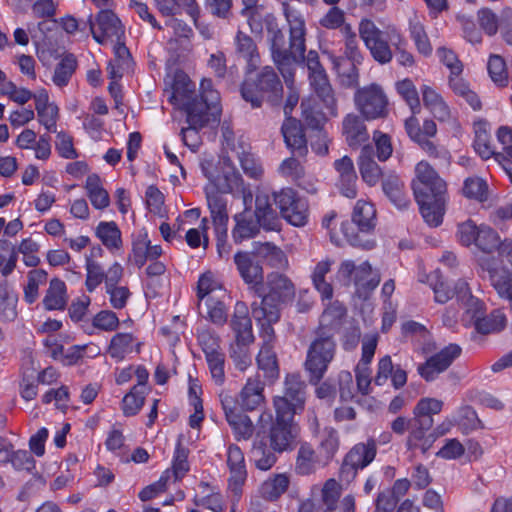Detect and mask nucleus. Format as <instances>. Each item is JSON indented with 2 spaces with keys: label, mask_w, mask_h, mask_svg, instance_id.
<instances>
[{
  "label": "nucleus",
  "mask_w": 512,
  "mask_h": 512,
  "mask_svg": "<svg viewBox=\"0 0 512 512\" xmlns=\"http://www.w3.org/2000/svg\"><path fill=\"white\" fill-rule=\"evenodd\" d=\"M412 189L424 221L431 227L439 226L445 214L447 198L446 182L426 161L415 167Z\"/></svg>",
  "instance_id": "nucleus-1"
},
{
  "label": "nucleus",
  "mask_w": 512,
  "mask_h": 512,
  "mask_svg": "<svg viewBox=\"0 0 512 512\" xmlns=\"http://www.w3.org/2000/svg\"><path fill=\"white\" fill-rule=\"evenodd\" d=\"M305 34H273L271 53L274 63L286 84L288 94L284 105V113L292 112L299 101V91L295 87L296 65L304 61L306 51Z\"/></svg>",
  "instance_id": "nucleus-2"
},
{
  "label": "nucleus",
  "mask_w": 512,
  "mask_h": 512,
  "mask_svg": "<svg viewBox=\"0 0 512 512\" xmlns=\"http://www.w3.org/2000/svg\"><path fill=\"white\" fill-rule=\"evenodd\" d=\"M268 292H256L260 302L251 304L252 317L259 326H266V333L271 334L272 326L280 319V306L291 302L295 297V286L284 274L273 272L267 275Z\"/></svg>",
  "instance_id": "nucleus-3"
},
{
  "label": "nucleus",
  "mask_w": 512,
  "mask_h": 512,
  "mask_svg": "<svg viewBox=\"0 0 512 512\" xmlns=\"http://www.w3.org/2000/svg\"><path fill=\"white\" fill-rule=\"evenodd\" d=\"M171 101L178 105L186 114L190 110H212L221 113L220 94L213 88L210 79H203L200 83L199 96L195 94V84L187 75H177L172 85Z\"/></svg>",
  "instance_id": "nucleus-4"
},
{
  "label": "nucleus",
  "mask_w": 512,
  "mask_h": 512,
  "mask_svg": "<svg viewBox=\"0 0 512 512\" xmlns=\"http://www.w3.org/2000/svg\"><path fill=\"white\" fill-rule=\"evenodd\" d=\"M205 175L211 183V185L205 187V195L214 229L223 230L227 228L229 217L227 200L222 194L231 193L234 189H239L243 184V179L240 173L233 167L222 175Z\"/></svg>",
  "instance_id": "nucleus-5"
},
{
  "label": "nucleus",
  "mask_w": 512,
  "mask_h": 512,
  "mask_svg": "<svg viewBox=\"0 0 512 512\" xmlns=\"http://www.w3.org/2000/svg\"><path fill=\"white\" fill-rule=\"evenodd\" d=\"M443 402L435 398H422L413 409L411 428L406 441L407 449H419L425 454L437 440V435H432L433 415L441 412Z\"/></svg>",
  "instance_id": "nucleus-6"
},
{
  "label": "nucleus",
  "mask_w": 512,
  "mask_h": 512,
  "mask_svg": "<svg viewBox=\"0 0 512 512\" xmlns=\"http://www.w3.org/2000/svg\"><path fill=\"white\" fill-rule=\"evenodd\" d=\"M241 95L253 108L261 107L264 101L278 106L283 100V85L275 70L265 66L254 78L244 80Z\"/></svg>",
  "instance_id": "nucleus-7"
},
{
  "label": "nucleus",
  "mask_w": 512,
  "mask_h": 512,
  "mask_svg": "<svg viewBox=\"0 0 512 512\" xmlns=\"http://www.w3.org/2000/svg\"><path fill=\"white\" fill-rule=\"evenodd\" d=\"M376 225V210L371 202L358 200L350 221L343 222L341 230L346 240L355 247L366 250L374 248L370 237Z\"/></svg>",
  "instance_id": "nucleus-8"
},
{
  "label": "nucleus",
  "mask_w": 512,
  "mask_h": 512,
  "mask_svg": "<svg viewBox=\"0 0 512 512\" xmlns=\"http://www.w3.org/2000/svg\"><path fill=\"white\" fill-rule=\"evenodd\" d=\"M337 344L333 334L323 328L316 331V337L310 343L304 362L308 381L317 385L324 378L330 363L336 354Z\"/></svg>",
  "instance_id": "nucleus-9"
},
{
  "label": "nucleus",
  "mask_w": 512,
  "mask_h": 512,
  "mask_svg": "<svg viewBox=\"0 0 512 512\" xmlns=\"http://www.w3.org/2000/svg\"><path fill=\"white\" fill-rule=\"evenodd\" d=\"M354 105L367 121L386 118L389 114V99L383 87L371 83L356 89Z\"/></svg>",
  "instance_id": "nucleus-10"
},
{
  "label": "nucleus",
  "mask_w": 512,
  "mask_h": 512,
  "mask_svg": "<svg viewBox=\"0 0 512 512\" xmlns=\"http://www.w3.org/2000/svg\"><path fill=\"white\" fill-rule=\"evenodd\" d=\"M304 60H306L308 80L312 91L329 113L332 116H336L337 99L326 70L320 63L318 53L314 50H310L307 57H304Z\"/></svg>",
  "instance_id": "nucleus-11"
},
{
  "label": "nucleus",
  "mask_w": 512,
  "mask_h": 512,
  "mask_svg": "<svg viewBox=\"0 0 512 512\" xmlns=\"http://www.w3.org/2000/svg\"><path fill=\"white\" fill-rule=\"evenodd\" d=\"M273 199L281 216L291 225L305 226L308 222L309 207L304 197L292 188H283L273 193Z\"/></svg>",
  "instance_id": "nucleus-12"
},
{
  "label": "nucleus",
  "mask_w": 512,
  "mask_h": 512,
  "mask_svg": "<svg viewBox=\"0 0 512 512\" xmlns=\"http://www.w3.org/2000/svg\"><path fill=\"white\" fill-rule=\"evenodd\" d=\"M306 384L299 375H287L284 382L283 395L275 396L273 405L275 412L295 416L302 412L306 400Z\"/></svg>",
  "instance_id": "nucleus-13"
},
{
  "label": "nucleus",
  "mask_w": 512,
  "mask_h": 512,
  "mask_svg": "<svg viewBox=\"0 0 512 512\" xmlns=\"http://www.w3.org/2000/svg\"><path fill=\"white\" fill-rule=\"evenodd\" d=\"M299 427L294 417L275 412V419L269 429V444L273 451L282 453L294 448L298 437Z\"/></svg>",
  "instance_id": "nucleus-14"
},
{
  "label": "nucleus",
  "mask_w": 512,
  "mask_h": 512,
  "mask_svg": "<svg viewBox=\"0 0 512 512\" xmlns=\"http://www.w3.org/2000/svg\"><path fill=\"white\" fill-rule=\"evenodd\" d=\"M336 277L345 286L354 284L358 290L364 291L375 289L380 282L379 275L373 273L368 261L356 266L352 260H344L338 268Z\"/></svg>",
  "instance_id": "nucleus-15"
},
{
  "label": "nucleus",
  "mask_w": 512,
  "mask_h": 512,
  "mask_svg": "<svg viewBox=\"0 0 512 512\" xmlns=\"http://www.w3.org/2000/svg\"><path fill=\"white\" fill-rule=\"evenodd\" d=\"M33 13L43 18L38 23V32H76L78 22L72 16H65L60 21L53 18L55 6L52 0H37L33 7Z\"/></svg>",
  "instance_id": "nucleus-16"
},
{
  "label": "nucleus",
  "mask_w": 512,
  "mask_h": 512,
  "mask_svg": "<svg viewBox=\"0 0 512 512\" xmlns=\"http://www.w3.org/2000/svg\"><path fill=\"white\" fill-rule=\"evenodd\" d=\"M461 353L462 348L458 344L451 343L430 356L424 363L419 364L417 372L425 381L432 382L439 374L446 371Z\"/></svg>",
  "instance_id": "nucleus-17"
},
{
  "label": "nucleus",
  "mask_w": 512,
  "mask_h": 512,
  "mask_svg": "<svg viewBox=\"0 0 512 512\" xmlns=\"http://www.w3.org/2000/svg\"><path fill=\"white\" fill-rule=\"evenodd\" d=\"M260 0H241V16L247 19L251 32H281L276 18L267 13Z\"/></svg>",
  "instance_id": "nucleus-18"
},
{
  "label": "nucleus",
  "mask_w": 512,
  "mask_h": 512,
  "mask_svg": "<svg viewBox=\"0 0 512 512\" xmlns=\"http://www.w3.org/2000/svg\"><path fill=\"white\" fill-rule=\"evenodd\" d=\"M226 456V464L229 470L228 490L234 497L239 498L242 495L243 486L248 475L245 456L241 448L236 444H230L227 447Z\"/></svg>",
  "instance_id": "nucleus-19"
},
{
  "label": "nucleus",
  "mask_w": 512,
  "mask_h": 512,
  "mask_svg": "<svg viewBox=\"0 0 512 512\" xmlns=\"http://www.w3.org/2000/svg\"><path fill=\"white\" fill-rule=\"evenodd\" d=\"M190 111V113L186 114L188 127L181 129L180 136L185 146L189 147L192 151H196L200 145L199 130L205 127L211 120H218L221 113H214L212 110H202V108L200 111Z\"/></svg>",
  "instance_id": "nucleus-20"
},
{
  "label": "nucleus",
  "mask_w": 512,
  "mask_h": 512,
  "mask_svg": "<svg viewBox=\"0 0 512 512\" xmlns=\"http://www.w3.org/2000/svg\"><path fill=\"white\" fill-rule=\"evenodd\" d=\"M234 263L246 284L251 285L255 292L263 290V268L256 255L246 251H238L234 255Z\"/></svg>",
  "instance_id": "nucleus-21"
},
{
  "label": "nucleus",
  "mask_w": 512,
  "mask_h": 512,
  "mask_svg": "<svg viewBox=\"0 0 512 512\" xmlns=\"http://www.w3.org/2000/svg\"><path fill=\"white\" fill-rule=\"evenodd\" d=\"M266 330V326H260V337L263 339V345L257 356V364L259 370L263 372L264 378L273 381L279 377L277 356L273 350L275 331L272 327L271 334H267Z\"/></svg>",
  "instance_id": "nucleus-22"
},
{
  "label": "nucleus",
  "mask_w": 512,
  "mask_h": 512,
  "mask_svg": "<svg viewBox=\"0 0 512 512\" xmlns=\"http://www.w3.org/2000/svg\"><path fill=\"white\" fill-rule=\"evenodd\" d=\"M281 132L288 149L297 156L303 157L307 154V139L300 121L287 117L282 124Z\"/></svg>",
  "instance_id": "nucleus-23"
},
{
  "label": "nucleus",
  "mask_w": 512,
  "mask_h": 512,
  "mask_svg": "<svg viewBox=\"0 0 512 512\" xmlns=\"http://www.w3.org/2000/svg\"><path fill=\"white\" fill-rule=\"evenodd\" d=\"M156 7L164 16H172L184 9L191 17L194 26L199 32L205 31V26L200 22V7L196 0H155Z\"/></svg>",
  "instance_id": "nucleus-24"
},
{
  "label": "nucleus",
  "mask_w": 512,
  "mask_h": 512,
  "mask_svg": "<svg viewBox=\"0 0 512 512\" xmlns=\"http://www.w3.org/2000/svg\"><path fill=\"white\" fill-rule=\"evenodd\" d=\"M230 327L234 333V342H238L241 345L253 343L252 322L244 303H236L234 314L230 320Z\"/></svg>",
  "instance_id": "nucleus-25"
},
{
  "label": "nucleus",
  "mask_w": 512,
  "mask_h": 512,
  "mask_svg": "<svg viewBox=\"0 0 512 512\" xmlns=\"http://www.w3.org/2000/svg\"><path fill=\"white\" fill-rule=\"evenodd\" d=\"M365 118L355 113L347 114L342 120V135L349 147L358 148L369 139Z\"/></svg>",
  "instance_id": "nucleus-26"
},
{
  "label": "nucleus",
  "mask_w": 512,
  "mask_h": 512,
  "mask_svg": "<svg viewBox=\"0 0 512 512\" xmlns=\"http://www.w3.org/2000/svg\"><path fill=\"white\" fill-rule=\"evenodd\" d=\"M405 130L412 141L417 143L421 149L432 158L443 159L448 162L450 153L443 147L437 146L430 139H422L419 131V121L416 117L412 116L405 121Z\"/></svg>",
  "instance_id": "nucleus-27"
},
{
  "label": "nucleus",
  "mask_w": 512,
  "mask_h": 512,
  "mask_svg": "<svg viewBox=\"0 0 512 512\" xmlns=\"http://www.w3.org/2000/svg\"><path fill=\"white\" fill-rule=\"evenodd\" d=\"M33 41L41 62L57 59L65 53V46L59 41L57 34H35Z\"/></svg>",
  "instance_id": "nucleus-28"
},
{
  "label": "nucleus",
  "mask_w": 512,
  "mask_h": 512,
  "mask_svg": "<svg viewBox=\"0 0 512 512\" xmlns=\"http://www.w3.org/2000/svg\"><path fill=\"white\" fill-rule=\"evenodd\" d=\"M358 166L363 181L369 186H375L381 176L382 170L374 160V149L371 145H365L360 151Z\"/></svg>",
  "instance_id": "nucleus-29"
},
{
  "label": "nucleus",
  "mask_w": 512,
  "mask_h": 512,
  "mask_svg": "<svg viewBox=\"0 0 512 512\" xmlns=\"http://www.w3.org/2000/svg\"><path fill=\"white\" fill-rule=\"evenodd\" d=\"M254 216L265 230L275 231L279 229V218L272 208L267 194H258L256 196Z\"/></svg>",
  "instance_id": "nucleus-30"
},
{
  "label": "nucleus",
  "mask_w": 512,
  "mask_h": 512,
  "mask_svg": "<svg viewBox=\"0 0 512 512\" xmlns=\"http://www.w3.org/2000/svg\"><path fill=\"white\" fill-rule=\"evenodd\" d=\"M236 222L232 230V237L236 243L255 237L259 233L261 224L254 219L250 211H243L234 216Z\"/></svg>",
  "instance_id": "nucleus-31"
},
{
  "label": "nucleus",
  "mask_w": 512,
  "mask_h": 512,
  "mask_svg": "<svg viewBox=\"0 0 512 512\" xmlns=\"http://www.w3.org/2000/svg\"><path fill=\"white\" fill-rule=\"evenodd\" d=\"M382 190L390 202L398 209L409 205V198L404 190V183L396 174H389L382 180Z\"/></svg>",
  "instance_id": "nucleus-32"
},
{
  "label": "nucleus",
  "mask_w": 512,
  "mask_h": 512,
  "mask_svg": "<svg viewBox=\"0 0 512 512\" xmlns=\"http://www.w3.org/2000/svg\"><path fill=\"white\" fill-rule=\"evenodd\" d=\"M264 383L258 378H249L239 394L243 410L252 411L264 402Z\"/></svg>",
  "instance_id": "nucleus-33"
},
{
  "label": "nucleus",
  "mask_w": 512,
  "mask_h": 512,
  "mask_svg": "<svg viewBox=\"0 0 512 512\" xmlns=\"http://www.w3.org/2000/svg\"><path fill=\"white\" fill-rule=\"evenodd\" d=\"M373 58L381 64L391 61L392 51L385 34H359Z\"/></svg>",
  "instance_id": "nucleus-34"
},
{
  "label": "nucleus",
  "mask_w": 512,
  "mask_h": 512,
  "mask_svg": "<svg viewBox=\"0 0 512 512\" xmlns=\"http://www.w3.org/2000/svg\"><path fill=\"white\" fill-rule=\"evenodd\" d=\"M475 138L473 147L475 152L483 159L495 158L498 153L494 151L489 134V124L486 121L474 123Z\"/></svg>",
  "instance_id": "nucleus-35"
},
{
  "label": "nucleus",
  "mask_w": 512,
  "mask_h": 512,
  "mask_svg": "<svg viewBox=\"0 0 512 512\" xmlns=\"http://www.w3.org/2000/svg\"><path fill=\"white\" fill-rule=\"evenodd\" d=\"M332 264L333 260L331 259L318 262L311 275L312 283L323 300H330L333 297V287L325 279L326 275L331 271Z\"/></svg>",
  "instance_id": "nucleus-36"
},
{
  "label": "nucleus",
  "mask_w": 512,
  "mask_h": 512,
  "mask_svg": "<svg viewBox=\"0 0 512 512\" xmlns=\"http://www.w3.org/2000/svg\"><path fill=\"white\" fill-rule=\"evenodd\" d=\"M289 484L286 474H275L261 484L259 494L265 500L276 501L287 491Z\"/></svg>",
  "instance_id": "nucleus-37"
},
{
  "label": "nucleus",
  "mask_w": 512,
  "mask_h": 512,
  "mask_svg": "<svg viewBox=\"0 0 512 512\" xmlns=\"http://www.w3.org/2000/svg\"><path fill=\"white\" fill-rule=\"evenodd\" d=\"M334 69L336 70L337 77L341 86L345 88H353L359 84V63L353 62L349 59H334Z\"/></svg>",
  "instance_id": "nucleus-38"
},
{
  "label": "nucleus",
  "mask_w": 512,
  "mask_h": 512,
  "mask_svg": "<svg viewBox=\"0 0 512 512\" xmlns=\"http://www.w3.org/2000/svg\"><path fill=\"white\" fill-rule=\"evenodd\" d=\"M87 196L95 209H105L110 204L108 192L102 187L101 179L97 174H91L87 177L85 183Z\"/></svg>",
  "instance_id": "nucleus-39"
},
{
  "label": "nucleus",
  "mask_w": 512,
  "mask_h": 512,
  "mask_svg": "<svg viewBox=\"0 0 512 512\" xmlns=\"http://www.w3.org/2000/svg\"><path fill=\"white\" fill-rule=\"evenodd\" d=\"M377 453V444L374 439H368L367 442L357 443L346 454L349 461L356 463L361 469L367 467L374 459Z\"/></svg>",
  "instance_id": "nucleus-40"
},
{
  "label": "nucleus",
  "mask_w": 512,
  "mask_h": 512,
  "mask_svg": "<svg viewBox=\"0 0 512 512\" xmlns=\"http://www.w3.org/2000/svg\"><path fill=\"white\" fill-rule=\"evenodd\" d=\"M507 318L505 313L496 309L493 310L489 315L480 316L474 324L475 330L483 335L490 333H497L506 327Z\"/></svg>",
  "instance_id": "nucleus-41"
},
{
  "label": "nucleus",
  "mask_w": 512,
  "mask_h": 512,
  "mask_svg": "<svg viewBox=\"0 0 512 512\" xmlns=\"http://www.w3.org/2000/svg\"><path fill=\"white\" fill-rule=\"evenodd\" d=\"M96 236L108 250H118L122 246L121 231L114 221H101L96 227Z\"/></svg>",
  "instance_id": "nucleus-42"
},
{
  "label": "nucleus",
  "mask_w": 512,
  "mask_h": 512,
  "mask_svg": "<svg viewBox=\"0 0 512 512\" xmlns=\"http://www.w3.org/2000/svg\"><path fill=\"white\" fill-rule=\"evenodd\" d=\"M43 305L46 310L64 309L66 305V285L62 280L54 278L50 281L43 299Z\"/></svg>",
  "instance_id": "nucleus-43"
},
{
  "label": "nucleus",
  "mask_w": 512,
  "mask_h": 512,
  "mask_svg": "<svg viewBox=\"0 0 512 512\" xmlns=\"http://www.w3.org/2000/svg\"><path fill=\"white\" fill-rule=\"evenodd\" d=\"M217 296H227L226 290L214 279L211 272L202 274L197 283L199 305L207 298Z\"/></svg>",
  "instance_id": "nucleus-44"
},
{
  "label": "nucleus",
  "mask_w": 512,
  "mask_h": 512,
  "mask_svg": "<svg viewBox=\"0 0 512 512\" xmlns=\"http://www.w3.org/2000/svg\"><path fill=\"white\" fill-rule=\"evenodd\" d=\"M275 451L268 447L263 441L254 443L251 450V459L255 464V467L261 471H267L271 469L277 462V456Z\"/></svg>",
  "instance_id": "nucleus-45"
},
{
  "label": "nucleus",
  "mask_w": 512,
  "mask_h": 512,
  "mask_svg": "<svg viewBox=\"0 0 512 512\" xmlns=\"http://www.w3.org/2000/svg\"><path fill=\"white\" fill-rule=\"evenodd\" d=\"M134 336L131 333H116L110 340L108 354L111 358L121 361L132 352Z\"/></svg>",
  "instance_id": "nucleus-46"
},
{
  "label": "nucleus",
  "mask_w": 512,
  "mask_h": 512,
  "mask_svg": "<svg viewBox=\"0 0 512 512\" xmlns=\"http://www.w3.org/2000/svg\"><path fill=\"white\" fill-rule=\"evenodd\" d=\"M236 44L238 54L247 61L248 70H255L259 55L253 39L247 34H237Z\"/></svg>",
  "instance_id": "nucleus-47"
},
{
  "label": "nucleus",
  "mask_w": 512,
  "mask_h": 512,
  "mask_svg": "<svg viewBox=\"0 0 512 512\" xmlns=\"http://www.w3.org/2000/svg\"><path fill=\"white\" fill-rule=\"evenodd\" d=\"M317 456L313 447L308 443L300 445L295 470L299 475H309L316 470Z\"/></svg>",
  "instance_id": "nucleus-48"
},
{
  "label": "nucleus",
  "mask_w": 512,
  "mask_h": 512,
  "mask_svg": "<svg viewBox=\"0 0 512 512\" xmlns=\"http://www.w3.org/2000/svg\"><path fill=\"white\" fill-rule=\"evenodd\" d=\"M487 71L496 86L503 88L508 85V71L503 57L496 54L490 55L487 63Z\"/></svg>",
  "instance_id": "nucleus-49"
},
{
  "label": "nucleus",
  "mask_w": 512,
  "mask_h": 512,
  "mask_svg": "<svg viewBox=\"0 0 512 512\" xmlns=\"http://www.w3.org/2000/svg\"><path fill=\"white\" fill-rule=\"evenodd\" d=\"M77 67V60L72 54L66 55L55 67L53 83L58 87L68 84Z\"/></svg>",
  "instance_id": "nucleus-50"
},
{
  "label": "nucleus",
  "mask_w": 512,
  "mask_h": 512,
  "mask_svg": "<svg viewBox=\"0 0 512 512\" xmlns=\"http://www.w3.org/2000/svg\"><path fill=\"white\" fill-rule=\"evenodd\" d=\"M237 441L248 440L254 433V424L249 416L244 413L237 414L227 420Z\"/></svg>",
  "instance_id": "nucleus-51"
},
{
  "label": "nucleus",
  "mask_w": 512,
  "mask_h": 512,
  "mask_svg": "<svg viewBox=\"0 0 512 512\" xmlns=\"http://www.w3.org/2000/svg\"><path fill=\"white\" fill-rule=\"evenodd\" d=\"M227 296L210 297L204 301L209 320L216 325H224L227 321V308L224 299Z\"/></svg>",
  "instance_id": "nucleus-52"
},
{
  "label": "nucleus",
  "mask_w": 512,
  "mask_h": 512,
  "mask_svg": "<svg viewBox=\"0 0 512 512\" xmlns=\"http://www.w3.org/2000/svg\"><path fill=\"white\" fill-rule=\"evenodd\" d=\"M340 486L334 479L325 482L321 490V500L325 506L324 512H335L340 498Z\"/></svg>",
  "instance_id": "nucleus-53"
},
{
  "label": "nucleus",
  "mask_w": 512,
  "mask_h": 512,
  "mask_svg": "<svg viewBox=\"0 0 512 512\" xmlns=\"http://www.w3.org/2000/svg\"><path fill=\"white\" fill-rule=\"evenodd\" d=\"M498 233L487 225L479 226V233L475 245L484 253L490 254L499 244Z\"/></svg>",
  "instance_id": "nucleus-54"
},
{
  "label": "nucleus",
  "mask_w": 512,
  "mask_h": 512,
  "mask_svg": "<svg viewBox=\"0 0 512 512\" xmlns=\"http://www.w3.org/2000/svg\"><path fill=\"white\" fill-rule=\"evenodd\" d=\"M346 315V309L339 303H334L324 310L320 318L321 326L326 331L336 328Z\"/></svg>",
  "instance_id": "nucleus-55"
},
{
  "label": "nucleus",
  "mask_w": 512,
  "mask_h": 512,
  "mask_svg": "<svg viewBox=\"0 0 512 512\" xmlns=\"http://www.w3.org/2000/svg\"><path fill=\"white\" fill-rule=\"evenodd\" d=\"M144 391L138 390V386H133L122 400V411L125 416H135L144 405Z\"/></svg>",
  "instance_id": "nucleus-56"
},
{
  "label": "nucleus",
  "mask_w": 512,
  "mask_h": 512,
  "mask_svg": "<svg viewBox=\"0 0 512 512\" xmlns=\"http://www.w3.org/2000/svg\"><path fill=\"white\" fill-rule=\"evenodd\" d=\"M463 193L468 198L484 202L488 199V186L481 178H467L464 182Z\"/></svg>",
  "instance_id": "nucleus-57"
},
{
  "label": "nucleus",
  "mask_w": 512,
  "mask_h": 512,
  "mask_svg": "<svg viewBox=\"0 0 512 512\" xmlns=\"http://www.w3.org/2000/svg\"><path fill=\"white\" fill-rule=\"evenodd\" d=\"M212 380L216 385H223L225 382V354L219 352L205 356Z\"/></svg>",
  "instance_id": "nucleus-58"
},
{
  "label": "nucleus",
  "mask_w": 512,
  "mask_h": 512,
  "mask_svg": "<svg viewBox=\"0 0 512 512\" xmlns=\"http://www.w3.org/2000/svg\"><path fill=\"white\" fill-rule=\"evenodd\" d=\"M188 449L180 441L177 442L173 457L172 474L175 480H179L189 471Z\"/></svg>",
  "instance_id": "nucleus-59"
},
{
  "label": "nucleus",
  "mask_w": 512,
  "mask_h": 512,
  "mask_svg": "<svg viewBox=\"0 0 512 512\" xmlns=\"http://www.w3.org/2000/svg\"><path fill=\"white\" fill-rule=\"evenodd\" d=\"M397 92L409 105L413 113L420 109V100L415 85L410 79H404L396 84Z\"/></svg>",
  "instance_id": "nucleus-60"
},
{
  "label": "nucleus",
  "mask_w": 512,
  "mask_h": 512,
  "mask_svg": "<svg viewBox=\"0 0 512 512\" xmlns=\"http://www.w3.org/2000/svg\"><path fill=\"white\" fill-rule=\"evenodd\" d=\"M119 319L115 312L110 310H102L98 312L92 320V329L102 331H115L119 326Z\"/></svg>",
  "instance_id": "nucleus-61"
},
{
  "label": "nucleus",
  "mask_w": 512,
  "mask_h": 512,
  "mask_svg": "<svg viewBox=\"0 0 512 512\" xmlns=\"http://www.w3.org/2000/svg\"><path fill=\"white\" fill-rule=\"evenodd\" d=\"M320 24L329 30H335L345 25V32H351V25L345 23L344 12L338 7H332L329 11L321 18Z\"/></svg>",
  "instance_id": "nucleus-62"
},
{
  "label": "nucleus",
  "mask_w": 512,
  "mask_h": 512,
  "mask_svg": "<svg viewBox=\"0 0 512 512\" xmlns=\"http://www.w3.org/2000/svg\"><path fill=\"white\" fill-rule=\"evenodd\" d=\"M230 357L237 369L244 371L251 365V355L249 345H241L238 342H232L229 349Z\"/></svg>",
  "instance_id": "nucleus-63"
},
{
  "label": "nucleus",
  "mask_w": 512,
  "mask_h": 512,
  "mask_svg": "<svg viewBox=\"0 0 512 512\" xmlns=\"http://www.w3.org/2000/svg\"><path fill=\"white\" fill-rule=\"evenodd\" d=\"M339 447L338 433L333 428H326L320 441V453H324L326 460H331Z\"/></svg>",
  "instance_id": "nucleus-64"
}]
</instances>
